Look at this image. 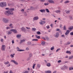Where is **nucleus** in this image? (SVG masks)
I'll return each mask as SVG.
<instances>
[{
	"label": "nucleus",
	"mask_w": 73,
	"mask_h": 73,
	"mask_svg": "<svg viewBox=\"0 0 73 73\" xmlns=\"http://www.w3.org/2000/svg\"><path fill=\"white\" fill-rule=\"evenodd\" d=\"M59 36V33H57L55 36V37L57 38Z\"/></svg>",
	"instance_id": "13"
},
{
	"label": "nucleus",
	"mask_w": 73,
	"mask_h": 73,
	"mask_svg": "<svg viewBox=\"0 0 73 73\" xmlns=\"http://www.w3.org/2000/svg\"><path fill=\"white\" fill-rule=\"evenodd\" d=\"M42 2H44V1H45V0H40Z\"/></svg>",
	"instance_id": "59"
},
{
	"label": "nucleus",
	"mask_w": 73,
	"mask_h": 73,
	"mask_svg": "<svg viewBox=\"0 0 73 73\" xmlns=\"http://www.w3.org/2000/svg\"><path fill=\"white\" fill-rule=\"evenodd\" d=\"M40 24H45V21H41L39 22Z\"/></svg>",
	"instance_id": "10"
},
{
	"label": "nucleus",
	"mask_w": 73,
	"mask_h": 73,
	"mask_svg": "<svg viewBox=\"0 0 73 73\" xmlns=\"http://www.w3.org/2000/svg\"><path fill=\"white\" fill-rule=\"evenodd\" d=\"M33 19L34 20H37L38 19V17H34Z\"/></svg>",
	"instance_id": "14"
},
{
	"label": "nucleus",
	"mask_w": 73,
	"mask_h": 73,
	"mask_svg": "<svg viewBox=\"0 0 73 73\" xmlns=\"http://www.w3.org/2000/svg\"><path fill=\"white\" fill-rule=\"evenodd\" d=\"M21 30L23 31V32H24L26 31V29H25V28H24V27H23L21 28Z\"/></svg>",
	"instance_id": "8"
},
{
	"label": "nucleus",
	"mask_w": 73,
	"mask_h": 73,
	"mask_svg": "<svg viewBox=\"0 0 73 73\" xmlns=\"http://www.w3.org/2000/svg\"><path fill=\"white\" fill-rule=\"evenodd\" d=\"M55 12H56V13H60V12H61V10H56L55 11Z\"/></svg>",
	"instance_id": "20"
},
{
	"label": "nucleus",
	"mask_w": 73,
	"mask_h": 73,
	"mask_svg": "<svg viewBox=\"0 0 73 73\" xmlns=\"http://www.w3.org/2000/svg\"><path fill=\"white\" fill-rule=\"evenodd\" d=\"M9 27H11V28H13V27L12 26V24H10Z\"/></svg>",
	"instance_id": "19"
},
{
	"label": "nucleus",
	"mask_w": 73,
	"mask_h": 73,
	"mask_svg": "<svg viewBox=\"0 0 73 73\" xmlns=\"http://www.w3.org/2000/svg\"><path fill=\"white\" fill-rule=\"evenodd\" d=\"M46 28H47V29H49V28H50V27H49V25H48L46 27Z\"/></svg>",
	"instance_id": "40"
},
{
	"label": "nucleus",
	"mask_w": 73,
	"mask_h": 73,
	"mask_svg": "<svg viewBox=\"0 0 73 73\" xmlns=\"http://www.w3.org/2000/svg\"><path fill=\"white\" fill-rule=\"evenodd\" d=\"M21 36V35L18 34L17 35V38H20Z\"/></svg>",
	"instance_id": "15"
},
{
	"label": "nucleus",
	"mask_w": 73,
	"mask_h": 73,
	"mask_svg": "<svg viewBox=\"0 0 73 73\" xmlns=\"http://www.w3.org/2000/svg\"><path fill=\"white\" fill-rule=\"evenodd\" d=\"M4 6L5 7L7 6V3L6 2H2L0 4V7H4Z\"/></svg>",
	"instance_id": "3"
},
{
	"label": "nucleus",
	"mask_w": 73,
	"mask_h": 73,
	"mask_svg": "<svg viewBox=\"0 0 73 73\" xmlns=\"http://www.w3.org/2000/svg\"><path fill=\"white\" fill-rule=\"evenodd\" d=\"M7 29H10V27H6Z\"/></svg>",
	"instance_id": "53"
},
{
	"label": "nucleus",
	"mask_w": 73,
	"mask_h": 73,
	"mask_svg": "<svg viewBox=\"0 0 73 73\" xmlns=\"http://www.w3.org/2000/svg\"><path fill=\"white\" fill-rule=\"evenodd\" d=\"M35 66H36V64H34L33 66V68L35 69Z\"/></svg>",
	"instance_id": "30"
},
{
	"label": "nucleus",
	"mask_w": 73,
	"mask_h": 73,
	"mask_svg": "<svg viewBox=\"0 0 73 73\" xmlns=\"http://www.w3.org/2000/svg\"><path fill=\"white\" fill-rule=\"evenodd\" d=\"M69 69H70V70H73V67H71V68H70Z\"/></svg>",
	"instance_id": "39"
},
{
	"label": "nucleus",
	"mask_w": 73,
	"mask_h": 73,
	"mask_svg": "<svg viewBox=\"0 0 73 73\" xmlns=\"http://www.w3.org/2000/svg\"><path fill=\"white\" fill-rule=\"evenodd\" d=\"M26 40L25 39H23L22 40H21V42H20V44H21L23 42H24V41H25Z\"/></svg>",
	"instance_id": "16"
},
{
	"label": "nucleus",
	"mask_w": 73,
	"mask_h": 73,
	"mask_svg": "<svg viewBox=\"0 0 73 73\" xmlns=\"http://www.w3.org/2000/svg\"><path fill=\"white\" fill-rule=\"evenodd\" d=\"M11 62H13V63L15 64V65H18V63L14 60H12L11 61Z\"/></svg>",
	"instance_id": "6"
},
{
	"label": "nucleus",
	"mask_w": 73,
	"mask_h": 73,
	"mask_svg": "<svg viewBox=\"0 0 73 73\" xmlns=\"http://www.w3.org/2000/svg\"><path fill=\"white\" fill-rule=\"evenodd\" d=\"M69 3V1H66L64 2V3L65 4H66L67 3Z\"/></svg>",
	"instance_id": "31"
},
{
	"label": "nucleus",
	"mask_w": 73,
	"mask_h": 73,
	"mask_svg": "<svg viewBox=\"0 0 73 73\" xmlns=\"http://www.w3.org/2000/svg\"><path fill=\"white\" fill-rule=\"evenodd\" d=\"M34 8H33V7H31L30 8V9H33Z\"/></svg>",
	"instance_id": "55"
},
{
	"label": "nucleus",
	"mask_w": 73,
	"mask_h": 73,
	"mask_svg": "<svg viewBox=\"0 0 73 73\" xmlns=\"http://www.w3.org/2000/svg\"><path fill=\"white\" fill-rule=\"evenodd\" d=\"M1 49L3 51H5V45H2Z\"/></svg>",
	"instance_id": "4"
},
{
	"label": "nucleus",
	"mask_w": 73,
	"mask_h": 73,
	"mask_svg": "<svg viewBox=\"0 0 73 73\" xmlns=\"http://www.w3.org/2000/svg\"><path fill=\"white\" fill-rule=\"evenodd\" d=\"M12 44H14V43H15V42H14V40H12Z\"/></svg>",
	"instance_id": "57"
},
{
	"label": "nucleus",
	"mask_w": 73,
	"mask_h": 73,
	"mask_svg": "<svg viewBox=\"0 0 73 73\" xmlns=\"http://www.w3.org/2000/svg\"><path fill=\"white\" fill-rule=\"evenodd\" d=\"M36 34H38V35H40L41 34V33L40 31H37L36 33Z\"/></svg>",
	"instance_id": "35"
},
{
	"label": "nucleus",
	"mask_w": 73,
	"mask_h": 73,
	"mask_svg": "<svg viewBox=\"0 0 73 73\" xmlns=\"http://www.w3.org/2000/svg\"><path fill=\"white\" fill-rule=\"evenodd\" d=\"M70 44V42H68L66 44V45H69V44Z\"/></svg>",
	"instance_id": "45"
},
{
	"label": "nucleus",
	"mask_w": 73,
	"mask_h": 73,
	"mask_svg": "<svg viewBox=\"0 0 73 73\" xmlns=\"http://www.w3.org/2000/svg\"><path fill=\"white\" fill-rule=\"evenodd\" d=\"M17 51H18V52H21L25 50H20V49L18 47H17Z\"/></svg>",
	"instance_id": "7"
},
{
	"label": "nucleus",
	"mask_w": 73,
	"mask_h": 73,
	"mask_svg": "<svg viewBox=\"0 0 73 73\" xmlns=\"http://www.w3.org/2000/svg\"><path fill=\"white\" fill-rule=\"evenodd\" d=\"M32 53H30L29 54V57H32Z\"/></svg>",
	"instance_id": "42"
},
{
	"label": "nucleus",
	"mask_w": 73,
	"mask_h": 73,
	"mask_svg": "<svg viewBox=\"0 0 73 73\" xmlns=\"http://www.w3.org/2000/svg\"><path fill=\"white\" fill-rule=\"evenodd\" d=\"M31 46H34V45H35V44H31Z\"/></svg>",
	"instance_id": "64"
},
{
	"label": "nucleus",
	"mask_w": 73,
	"mask_h": 73,
	"mask_svg": "<svg viewBox=\"0 0 73 73\" xmlns=\"http://www.w3.org/2000/svg\"><path fill=\"white\" fill-rule=\"evenodd\" d=\"M14 9L13 8H10L9 9V11L11 13L12 11H12H14Z\"/></svg>",
	"instance_id": "9"
},
{
	"label": "nucleus",
	"mask_w": 73,
	"mask_h": 73,
	"mask_svg": "<svg viewBox=\"0 0 73 73\" xmlns=\"http://www.w3.org/2000/svg\"><path fill=\"white\" fill-rule=\"evenodd\" d=\"M48 1L50 3H54V1H53V0H49Z\"/></svg>",
	"instance_id": "12"
},
{
	"label": "nucleus",
	"mask_w": 73,
	"mask_h": 73,
	"mask_svg": "<svg viewBox=\"0 0 73 73\" xmlns=\"http://www.w3.org/2000/svg\"><path fill=\"white\" fill-rule=\"evenodd\" d=\"M9 73H13V72H12V71L11 70L10 71Z\"/></svg>",
	"instance_id": "46"
},
{
	"label": "nucleus",
	"mask_w": 73,
	"mask_h": 73,
	"mask_svg": "<svg viewBox=\"0 0 73 73\" xmlns=\"http://www.w3.org/2000/svg\"><path fill=\"white\" fill-rule=\"evenodd\" d=\"M40 65L39 64H37V67L38 68H40Z\"/></svg>",
	"instance_id": "29"
},
{
	"label": "nucleus",
	"mask_w": 73,
	"mask_h": 73,
	"mask_svg": "<svg viewBox=\"0 0 73 73\" xmlns=\"http://www.w3.org/2000/svg\"><path fill=\"white\" fill-rule=\"evenodd\" d=\"M1 41L2 42H3V41H4V40H3V39H1Z\"/></svg>",
	"instance_id": "50"
},
{
	"label": "nucleus",
	"mask_w": 73,
	"mask_h": 73,
	"mask_svg": "<svg viewBox=\"0 0 73 73\" xmlns=\"http://www.w3.org/2000/svg\"><path fill=\"white\" fill-rule=\"evenodd\" d=\"M31 42H27V45H31Z\"/></svg>",
	"instance_id": "36"
},
{
	"label": "nucleus",
	"mask_w": 73,
	"mask_h": 73,
	"mask_svg": "<svg viewBox=\"0 0 73 73\" xmlns=\"http://www.w3.org/2000/svg\"><path fill=\"white\" fill-rule=\"evenodd\" d=\"M12 31H11V30H10V31H8V33H7L8 35H11L12 34V32H11Z\"/></svg>",
	"instance_id": "22"
},
{
	"label": "nucleus",
	"mask_w": 73,
	"mask_h": 73,
	"mask_svg": "<svg viewBox=\"0 0 73 73\" xmlns=\"http://www.w3.org/2000/svg\"><path fill=\"white\" fill-rule=\"evenodd\" d=\"M66 53L69 54H71V52L70 51H67L66 52Z\"/></svg>",
	"instance_id": "18"
},
{
	"label": "nucleus",
	"mask_w": 73,
	"mask_h": 73,
	"mask_svg": "<svg viewBox=\"0 0 73 73\" xmlns=\"http://www.w3.org/2000/svg\"><path fill=\"white\" fill-rule=\"evenodd\" d=\"M64 35H62V36H61L62 37H64Z\"/></svg>",
	"instance_id": "63"
},
{
	"label": "nucleus",
	"mask_w": 73,
	"mask_h": 73,
	"mask_svg": "<svg viewBox=\"0 0 73 73\" xmlns=\"http://www.w3.org/2000/svg\"><path fill=\"white\" fill-rule=\"evenodd\" d=\"M9 8H5L6 10H8V11H6L5 12V14L7 16H9V15H13V12L11 11V12L9 11Z\"/></svg>",
	"instance_id": "1"
},
{
	"label": "nucleus",
	"mask_w": 73,
	"mask_h": 73,
	"mask_svg": "<svg viewBox=\"0 0 73 73\" xmlns=\"http://www.w3.org/2000/svg\"><path fill=\"white\" fill-rule=\"evenodd\" d=\"M54 49V47L53 46L51 48L50 50H53V49Z\"/></svg>",
	"instance_id": "33"
},
{
	"label": "nucleus",
	"mask_w": 73,
	"mask_h": 73,
	"mask_svg": "<svg viewBox=\"0 0 73 73\" xmlns=\"http://www.w3.org/2000/svg\"><path fill=\"white\" fill-rule=\"evenodd\" d=\"M45 41H43L42 42L41 44L42 45L44 46V45H45Z\"/></svg>",
	"instance_id": "24"
},
{
	"label": "nucleus",
	"mask_w": 73,
	"mask_h": 73,
	"mask_svg": "<svg viewBox=\"0 0 73 73\" xmlns=\"http://www.w3.org/2000/svg\"><path fill=\"white\" fill-rule=\"evenodd\" d=\"M63 30H66V26H64V28H63Z\"/></svg>",
	"instance_id": "34"
},
{
	"label": "nucleus",
	"mask_w": 73,
	"mask_h": 73,
	"mask_svg": "<svg viewBox=\"0 0 73 73\" xmlns=\"http://www.w3.org/2000/svg\"><path fill=\"white\" fill-rule=\"evenodd\" d=\"M32 31H35L36 30V29H35V28H32Z\"/></svg>",
	"instance_id": "28"
},
{
	"label": "nucleus",
	"mask_w": 73,
	"mask_h": 73,
	"mask_svg": "<svg viewBox=\"0 0 73 73\" xmlns=\"http://www.w3.org/2000/svg\"><path fill=\"white\" fill-rule=\"evenodd\" d=\"M60 48L58 49L56 51V52H58V50H60Z\"/></svg>",
	"instance_id": "49"
},
{
	"label": "nucleus",
	"mask_w": 73,
	"mask_h": 73,
	"mask_svg": "<svg viewBox=\"0 0 73 73\" xmlns=\"http://www.w3.org/2000/svg\"><path fill=\"white\" fill-rule=\"evenodd\" d=\"M3 73H8V71L7 70L6 71H4Z\"/></svg>",
	"instance_id": "41"
},
{
	"label": "nucleus",
	"mask_w": 73,
	"mask_h": 73,
	"mask_svg": "<svg viewBox=\"0 0 73 73\" xmlns=\"http://www.w3.org/2000/svg\"><path fill=\"white\" fill-rule=\"evenodd\" d=\"M27 29H31L29 27H26Z\"/></svg>",
	"instance_id": "60"
},
{
	"label": "nucleus",
	"mask_w": 73,
	"mask_h": 73,
	"mask_svg": "<svg viewBox=\"0 0 73 73\" xmlns=\"http://www.w3.org/2000/svg\"><path fill=\"white\" fill-rule=\"evenodd\" d=\"M45 72H46V73H51V71H45Z\"/></svg>",
	"instance_id": "27"
},
{
	"label": "nucleus",
	"mask_w": 73,
	"mask_h": 73,
	"mask_svg": "<svg viewBox=\"0 0 73 73\" xmlns=\"http://www.w3.org/2000/svg\"><path fill=\"white\" fill-rule=\"evenodd\" d=\"M47 66H50V63H49L47 64Z\"/></svg>",
	"instance_id": "26"
},
{
	"label": "nucleus",
	"mask_w": 73,
	"mask_h": 73,
	"mask_svg": "<svg viewBox=\"0 0 73 73\" xmlns=\"http://www.w3.org/2000/svg\"><path fill=\"white\" fill-rule=\"evenodd\" d=\"M73 58L72 57V56H70L69 57V59H72Z\"/></svg>",
	"instance_id": "44"
},
{
	"label": "nucleus",
	"mask_w": 73,
	"mask_h": 73,
	"mask_svg": "<svg viewBox=\"0 0 73 73\" xmlns=\"http://www.w3.org/2000/svg\"><path fill=\"white\" fill-rule=\"evenodd\" d=\"M44 5H48L49 4V3H44Z\"/></svg>",
	"instance_id": "38"
},
{
	"label": "nucleus",
	"mask_w": 73,
	"mask_h": 73,
	"mask_svg": "<svg viewBox=\"0 0 73 73\" xmlns=\"http://www.w3.org/2000/svg\"><path fill=\"white\" fill-rule=\"evenodd\" d=\"M69 12H70V11H67L66 12V13L68 14V13H69Z\"/></svg>",
	"instance_id": "48"
},
{
	"label": "nucleus",
	"mask_w": 73,
	"mask_h": 73,
	"mask_svg": "<svg viewBox=\"0 0 73 73\" xmlns=\"http://www.w3.org/2000/svg\"><path fill=\"white\" fill-rule=\"evenodd\" d=\"M45 10L47 13H49V11L48 9H46Z\"/></svg>",
	"instance_id": "25"
},
{
	"label": "nucleus",
	"mask_w": 73,
	"mask_h": 73,
	"mask_svg": "<svg viewBox=\"0 0 73 73\" xmlns=\"http://www.w3.org/2000/svg\"><path fill=\"white\" fill-rule=\"evenodd\" d=\"M21 11L22 12H24V9H22L21 10Z\"/></svg>",
	"instance_id": "56"
},
{
	"label": "nucleus",
	"mask_w": 73,
	"mask_h": 73,
	"mask_svg": "<svg viewBox=\"0 0 73 73\" xmlns=\"http://www.w3.org/2000/svg\"><path fill=\"white\" fill-rule=\"evenodd\" d=\"M10 31L13 32L14 33H17V30L15 29H10Z\"/></svg>",
	"instance_id": "5"
},
{
	"label": "nucleus",
	"mask_w": 73,
	"mask_h": 73,
	"mask_svg": "<svg viewBox=\"0 0 73 73\" xmlns=\"http://www.w3.org/2000/svg\"><path fill=\"white\" fill-rule=\"evenodd\" d=\"M32 41H38V39H33L32 40Z\"/></svg>",
	"instance_id": "32"
},
{
	"label": "nucleus",
	"mask_w": 73,
	"mask_h": 73,
	"mask_svg": "<svg viewBox=\"0 0 73 73\" xmlns=\"http://www.w3.org/2000/svg\"><path fill=\"white\" fill-rule=\"evenodd\" d=\"M11 66V64H10H10H8V65H7V67H9V66Z\"/></svg>",
	"instance_id": "54"
},
{
	"label": "nucleus",
	"mask_w": 73,
	"mask_h": 73,
	"mask_svg": "<svg viewBox=\"0 0 73 73\" xmlns=\"http://www.w3.org/2000/svg\"><path fill=\"white\" fill-rule=\"evenodd\" d=\"M36 38H38V39H40V36H37V35H36Z\"/></svg>",
	"instance_id": "23"
},
{
	"label": "nucleus",
	"mask_w": 73,
	"mask_h": 73,
	"mask_svg": "<svg viewBox=\"0 0 73 73\" xmlns=\"http://www.w3.org/2000/svg\"><path fill=\"white\" fill-rule=\"evenodd\" d=\"M61 62V60H59L58 61V63H60V62Z\"/></svg>",
	"instance_id": "51"
},
{
	"label": "nucleus",
	"mask_w": 73,
	"mask_h": 73,
	"mask_svg": "<svg viewBox=\"0 0 73 73\" xmlns=\"http://www.w3.org/2000/svg\"><path fill=\"white\" fill-rule=\"evenodd\" d=\"M73 29V27H70L68 29H70L71 30V29Z\"/></svg>",
	"instance_id": "52"
},
{
	"label": "nucleus",
	"mask_w": 73,
	"mask_h": 73,
	"mask_svg": "<svg viewBox=\"0 0 73 73\" xmlns=\"http://www.w3.org/2000/svg\"><path fill=\"white\" fill-rule=\"evenodd\" d=\"M28 71H25L24 72H23V73H28Z\"/></svg>",
	"instance_id": "47"
},
{
	"label": "nucleus",
	"mask_w": 73,
	"mask_h": 73,
	"mask_svg": "<svg viewBox=\"0 0 73 73\" xmlns=\"http://www.w3.org/2000/svg\"><path fill=\"white\" fill-rule=\"evenodd\" d=\"M46 38L47 40H48V39H49V38L48 37H46Z\"/></svg>",
	"instance_id": "62"
},
{
	"label": "nucleus",
	"mask_w": 73,
	"mask_h": 73,
	"mask_svg": "<svg viewBox=\"0 0 73 73\" xmlns=\"http://www.w3.org/2000/svg\"><path fill=\"white\" fill-rule=\"evenodd\" d=\"M4 64H5V65H7V64H10V63L9 62V61H7L6 62H5L4 63Z\"/></svg>",
	"instance_id": "21"
},
{
	"label": "nucleus",
	"mask_w": 73,
	"mask_h": 73,
	"mask_svg": "<svg viewBox=\"0 0 73 73\" xmlns=\"http://www.w3.org/2000/svg\"><path fill=\"white\" fill-rule=\"evenodd\" d=\"M60 29H56V31H59Z\"/></svg>",
	"instance_id": "61"
},
{
	"label": "nucleus",
	"mask_w": 73,
	"mask_h": 73,
	"mask_svg": "<svg viewBox=\"0 0 73 73\" xmlns=\"http://www.w3.org/2000/svg\"><path fill=\"white\" fill-rule=\"evenodd\" d=\"M26 50H29V48H26Z\"/></svg>",
	"instance_id": "58"
},
{
	"label": "nucleus",
	"mask_w": 73,
	"mask_h": 73,
	"mask_svg": "<svg viewBox=\"0 0 73 73\" xmlns=\"http://www.w3.org/2000/svg\"><path fill=\"white\" fill-rule=\"evenodd\" d=\"M70 32V31L69 30H67L66 32L65 33V35H68L69 33Z\"/></svg>",
	"instance_id": "11"
},
{
	"label": "nucleus",
	"mask_w": 73,
	"mask_h": 73,
	"mask_svg": "<svg viewBox=\"0 0 73 73\" xmlns=\"http://www.w3.org/2000/svg\"><path fill=\"white\" fill-rule=\"evenodd\" d=\"M10 56L11 58H13L14 57V55H13L11 54Z\"/></svg>",
	"instance_id": "37"
},
{
	"label": "nucleus",
	"mask_w": 73,
	"mask_h": 73,
	"mask_svg": "<svg viewBox=\"0 0 73 73\" xmlns=\"http://www.w3.org/2000/svg\"><path fill=\"white\" fill-rule=\"evenodd\" d=\"M70 35L71 36H73V32H71L70 33Z\"/></svg>",
	"instance_id": "43"
},
{
	"label": "nucleus",
	"mask_w": 73,
	"mask_h": 73,
	"mask_svg": "<svg viewBox=\"0 0 73 73\" xmlns=\"http://www.w3.org/2000/svg\"><path fill=\"white\" fill-rule=\"evenodd\" d=\"M2 21L5 23H8L9 21L8 19L4 18H3Z\"/></svg>",
	"instance_id": "2"
},
{
	"label": "nucleus",
	"mask_w": 73,
	"mask_h": 73,
	"mask_svg": "<svg viewBox=\"0 0 73 73\" xmlns=\"http://www.w3.org/2000/svg\"><path fill=\"white\" fill-rule=\"evenodd\" d=\"M39 11H40V12H44L45 11V10L44 9H41L40 10H39Z\"/></svg>",
	"instance_id": "17"
}]
</instances>
